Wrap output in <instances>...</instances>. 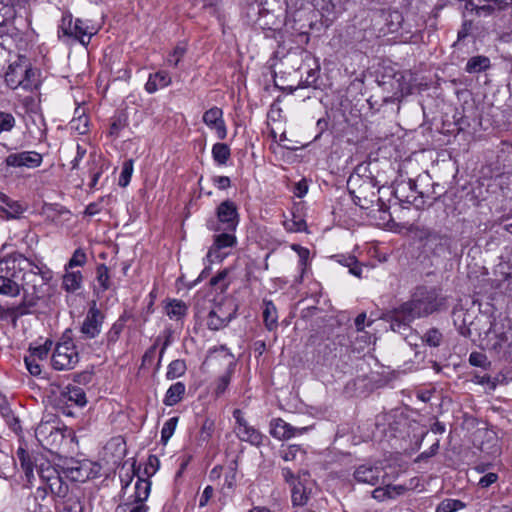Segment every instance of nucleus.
I'll return each mask as SVG.
<instances>
[{
	"label": "nucleus",
	"instance_id": "nucleus-1",
	"mask_svg": "<svg viewBox=\"0 0 512 512\" xmlns=\"http://www.w3.org/2000/svg\"><path fill=\"white\" fill-rule=\"evenodd\" d=\"M445 308L446 299L435 288L418 287L409 301L391 313L390 328L394 332L404 334L413 320L426 317Z\"/></svg>",
	"mask_w": 512,
	"mask_h": 512
},
{
	"label": "nucleus",
	"instance_id": "nucleus-2",
	"mask_svg": "<svg viewBox=\"0 0 512 512\" xmlns=\"http://www.w3.org/2000/svg\"><path fill=\"white\" fill-rule=\"evenodd\" d=\"M39 268L27 258L5 259L0 261V294L16 297L27 283V277L36 276Z\"/></svg>",
	"mask_w": 512,
	"mask_h": 512
},
{
	"label": "nucleus",
	"instance_id": "nucleus-3",
	"mask_svg": "<svg viewBox=\"0 0 512 512\" xmlns=\"http://www.w3.org/2000/svg\"><path fill=\"white\" fill-rule=\"evenodd\" d=\"M79 362V353L72 338V331L67 329L55 344L51 355V365L55 370H72Z\"/></svg>",
	"mask_w": 512,
	"mask_h": 512
},
{
	"label": "nucleus",
	"instance_id": "nucleus-4",
	"mask_svg": "<svg viewBox=\"0 0 512 512\" xmlns=\"http://www.w3.org/2000/svg\"><path fill=\"white\" fill-rule=\"evenodd\" d=\"M282 476L291 486V498L294 506H304L308 503L315 489V482L308 471H301L297 476L289 467L282 468Z\"/></svg>",
	"mask_w": 512,
	"mask_h": 512
},
{
	"label": "nucleus",
	"instance_id": "nucleus-5",
	"mask_svg": "<svg viewBox=\"0 0 512 512\" xmlns=\"http://www.w3.org/2000/svg\"><path fill=\"white\" fill-rule=\"evenodd\" d=\"M5 81L12 89L21 87L27 91L37 88L39 84L37 71L30 67L24 57H19L18 61L9 65L5 73Z\"/></svg>",
	"mask_w": 512,
	"mask_h": 512
},
{
	"label": "nucleus",
	"instance_id": "nucleus-6",
	"mask_svg": "<svg viewBox=\"0 0 512 512\" xmlns=\"http://www.w3.org/2000/svg\"><path fill=\"white\" fill-rule=\"evenodd\" d=\"M376 181L371 177L351 175L348 179L349 192L355 204L362 209H369L375 201H379L376 193Z\"/></svg>",
	"mask_w": 512,
	"mask_h": 512
},
{
	"label": "nucleus",
	"instance_id": "nucleus-7",
	"mask_svg": "<svg viewBox=\"0 0 512 512\" xmlns=\"http://www.w3.org/2000/svg\"><path fill=\"white\" fill-rule=\"evenodd\" d=\"M217 221H210L208 227L214 231L234 232L239 223V215L236 204L231 200H225L217 207Z\"/></svg>",
	"mask_w": 512,
	"mask_h": 512
},
{
	"label": "nucleus",
	"instance_id": "nucleus-8",
	"mask_svg": "<svg viewBox=\"0 0 512 512\" xmlns=\"http://www.w3.org/2000/svg\"><path fill=\"white\" fill-rule=\"evenodd\" d=\"M151 491V481L138 476L135 484V492L133 499L126 500L119 504L116 512H148L149 507L146 505Z\"/></svg>",
	"mask_w": 512,
	"mask_h": 512
},
{
	"label": "nucleus",
	"instance_id": "nucleus-9",
	"mask_svg": "<svg viewBox=\"0 0 512 512\" xmlns=\"http://www.w3.org/2000/svg\"><path fill=\"white\" fill-rule=\"evenodd\" d=\"M38 474L44 482V486L54 496V501L68 498L69 486L59 475L58 471L49 464L41 465Z\"/></svg>",
	"mask_w": 512,
	"mask_h": 512
},
{
	"label": "nucleus",
	"instance_id": "nucleus-10",
	"mask_svg": "<svg viewBox=\"0 0 512 512\" xmlns=\"http://www.w3.org/2000/svg\"><path fill=\"white\" fill-rule=\"evenodd\" d=\"M237 307L231 300L215 303L208 313L207 326L210 330H220L234 318Z\"/></svg>",
	"mask_w": 512,
	"mask_h": 512
},
{
	"label": "nucleus",
	"instance_id": "nucleus-11",
	"mask_svg": "<svg viewBox=\"0 0 512 512\" xmlns=\"http://www.w3.org/2000/svg\"><path fill=\"white\" fill-rule=\"evenodd\" d=\"M104 319V314L97 307L96 302L92 301L80 327L83 337L86 339L96 338L101 333Z\"/></svg>",
	"mask_w": 512,
	"mask_h": 512
},
{
	"label": "nucleus",
	"instance_id": "nucleus-12",
	"mask_svg": "<svg viewBox=\"0 0 512 512\" xmlns=\"http://www.w3.org/2000/svg\"><path fill=\"white\" fill-rule=\"evenodd\" d=\"M393 193L402 203L412 204L418 208L424 204L422 192L417 191L416 182L412 179L398 182Z\"/></svg>",
	"mask_w": 512,
	"mask_h": 512
},
{
	"label": "nucleus",
	"instance_id": "nucleus-13",
	"mask_svg": "<svg viewBox=\"0 0 512 512\" xmlns=\"http://www.w3.org/2000/svg\"><path fill=\"white\" fill-rule=\"evenodd\" d=\"M233 417L237 424L235 433L241 441L249 442L252 445H260L262 443L263 435L256 428L248 424L240 409L234 410Z\"/></svg>",
	"mask_w": 512,
	"mask_h": 512
},
{
	"label": "nucleus",
	"instance_id": "nucleus-14",
	"mask_svg": "<svg viewBox=\"0 0 512 512\" xmlns=\"http://www.w3.org/2000/svg\"><path fill=\"white\" fill-rule=\"evenodd\" d=\"M60 29L66 36H72L79 39L82 43H85L84 37L88 36V39L94 34L92 30L81 19L73 21L71 15H65L62 17Z\"/></svg>",
	"mask_w": 512,
	"mask_h": 512
},
{
	"label": "nucleus",
	"instance_id": "nucleus-15",
	"mask_svg": "<svg viewBox=\"0 0 512 512\" xmlns=\"http://www.w3.org/2000/svg\"><path fill=\"white\" fill-rule=\"evenodd\" d=\"M35 436L43 447L53 448L62 440V432L50 422H41L35 429Z\"/></svg>",
	"mask_w": 512,
	"mask_h": 512
},
{
	"label": "nucleus",
	"instance_id": "nucleus-16",
	"mask_svg": "<svg viewBox=\"0 0 512 512\" xmlns=\"http://www.w3.org/2000/svg\"><path fill=\"white\" fill-rule=\"evenodd\" d=\"M5 163L10 167L36 168L42 163V155L36 151L12 153L6 157Z\"/></svg>",
	"mask_w": 512,
	"mask_h": 512
},
{
	"label": "nucleus",
	"instance_id": "nucleus-17",
	"mask_svg": "<svg viewBox=\"0 0 512 512\" xmlns=\"http://www.w3.org/2000/svg\"><path fill=\"white\" fill-rule=\"evenodd\" d=\"M308 430L307 427H293L281 418L273 419L270 422V434L278 440H287L296 435L304 434Z\"/></svg>",
	"mask_w": 512,
	"mask_h": 512
},
{
	"label": "nucleus",
	"instance_id": "nucleus-18",
	"mask_svg": "<svg viewBox=\"0 0 512 512\" xmlns=\"http://www.w3.org/2000/svg\"><path fill=\"white\" fill-rule=\"evenodd\" d=\"M383 474L381 467L377 465L363 464L354 471V478L357 482L375 486Z\"/></svg>",
	"mask_w": 512,
	"mask_h": 512
},
{
	"label": "nucleus",
	"instance_id": "nucleus-19",
	"mask_svg": "<svg viewBox=\"0 0 512 512\" xmlns=\"http://www.w3.org/2000/svg\"><path fill=\"white\" fill-rule=\"evenodd\" d=\"M203 122L215 129L219 139H224L227 135L225 122L223 120V111L218 107H212L203 114Z\"/></svg>",
	"mask_w": 512,
	"mask_h": 512
},
{
	"label": "nucleus",
	"instance_id": "nucleus-20",
	"mask_svg": "<svg viewBox=\"0 0 512 512\" xmlns=\"http://www.w3.org/2000/svg\"><path fill=\"white\" fill-rule=\"evenodd\" d=\"M236 243L237 239L233 232L224 231L220 234H217L214 237L212 247L209 249L207 253V257L212 258L214 254H216L218 251L225 248L234 247Z\"/></svg>",
	"mask_w": 512,
	"mask_h": 512
},
{
	"label": "nucleus",
	"instance_id": "nucleus-21",
	"mask_svg": "<svg viewBox=\"0 0 512 512\" xmlns=\"http://www.w3.org/2000/svg\"><path fill=\"white\" fill-rule=\"evenodd\" d=\"M491 348L506 359H512V333L495 334Z\"/></svg>",
	"mask_w": 512,
	"mask_h": 512
},
{
	"label": "nucleus",
	"instance_id": "nucleus-22",
	"mask_svg": "<svg viewBox=\"0 0 512 512\" xmlns=\"http://www.w3.org/2000/svg\"><path fill=\"white\" fill-rule=\"evenodd\" d=\"M172 79L170 75L165 71H158L154 74H150L148 81L145 84V90L152 94L159 88L167 87L171 84Z\"/></svg>",
	"mask_w": 512,
	"mask_h": 512
},
{
	"label": "nucleus",
	"instance_id": "nucleus-23",
	"mask_svg": "<svg viewBox=\"0 0 512 512\" xmlns=\"http://www.w3.org/2000/svg\"><path fill=\"white\" fill-rule=\"evenodd\" d=\"M83 276L80 271L67 270L62 277V288L68 292L73 293L82 287Z\"/></svg>",
	"mask_w": 512,
	"mask_h": 512
},
{
	"label": "nucleus",
	"instance_id": "nucleus-24",
	"mask_svg": "<svg viewBox=\"0 0 512 512\" xmlns=\"http://www.w3.org/2000/svg\"><path fill=\"white\" fill-rule=\"evenodd\" d=\"M61 399L64 402H72L80 407L85 406L87 403L84 390L77 386H67L61 392Z\"/></svg>",
	"mask_w": 512,
	"mask_h": 512
},
{
	"label": "nucleus",
	"instance_id": "nucleus-25",
	"mask_svg": "<svg viewBox=\"0 0 512 512\" xmlns=\"http://www.w3.org/2000/svg\"><path fill=\"white\" fill-rule=\"evenodd\" d=\"M185 390L186 387L182 382H176L175 384L171 385L168 388L166 395L164 397V404L166 406L176 405L182 400Z\"/></svg>",
	"mask_w": 512,
	"mask_h": 512
},
{
	"label": "nucleus",
	"instance_id": "nucleus-26",
	"mask_svg": "<svg viewBox=\"0 0 512 512\" xmlns=\"http://www.w3.org/2000/svg\"><path fill=\"white\" fill-rule=\"evenodd\" d=\"M187 305L178 299L170 300L165 306L167 316L172 320H180L187 314Z\"/></svg>",
	"mask_w": 512,
	"mask_h": 512
},
{
	"label": "nucleus",
	"instance_id": "nucleus-27",
	"mask_svg": "<svg viewBox=\"0 0 512 512\" xmlns=\"http://www.w3.org/2000/svg\"><path fill=\"white\" fill-rule=\"evenodd\" d=\"M88 165H89L88 172L91 176V181H90L89 186H90V188H95L98 183L99 178L101 177V175L103 173V165H102L101 158L99 156H97L96 154H90Z\"/></svg>",
	"mask_w": 512,
	"mask_h": 512
},
{
	"label": "nucleus",
	"instance_id": "nucleus-28",
	"mask_svg": "<svg viewBox=\"0 0 512 512\" xmlns=\"http://www.w3.org/2000/svg\"><path fill=\"white\" fill-rule=\"evenodd\" d=\"M490 65V59L487 56L477 55L467 61L465 70L470 74L480 73L486 71Z\"/></svg>",
	"mask_w": 512,
	"mask_h": 512
},
{
	"label": "nucleus",
	"instance_id": "nucleus-29",
	"mask_svg": "<svg viewBox=\"0 0 512 512\" xmlns=\"http://www.w3.org/2000/svg\"><path fill=\"white\" fill-rule=\"evenodd\" d=\"M232 358V355H229L228 368L226 372L223 375H221L216 382L214 390L216 397H220L221 395H223L230 384L231 375L234 369V363L232 361Z\"/></svg>",
	"mask_w": 512,
	"mask_h": 512
},
{
	"label": "nucleus",
	"instance_id": "nucleus-30",
	"mask_svg": "<svg viewBox=\"0 0 512 512\" xmlns=\"http://www.w3.org/2000/svg\"><path fill=\"white\" fill-rule=\"evenodd\" d=\"M281 458L286 462L299 461L302 463L305 459L306 452L299 445H289L280 451Z\"/></svg>",
	"mask_w": 512,
	"mask_h": 512
},
{
	"label": "nucleus",
	"instance_id": "nucleus-31",
	"mask_svg": "<svg viewBox=\"0 0 512 512\" xmlns=\"http://www.w3.org/2000/svg\"><path fill=\"white\" fill-rule=\"evenodd\" d=\"M55 509L58 512H82V505L75 496H70L65 500H56Z\"/></svg>",
	"mask_w": 512,
	"mask_h": 512
},
{
	"label": "nucleus",
	"instance_id": "nucleus-32",
	"mask_svg": "<svg viewBox=\"0 0 512 512\" xmlns=\"http://www.w3.org/2000/svg\"><path fill=\"white\" fill-rule=\"evenodd\" d=\"M47 501V488L38 487L35 492L27 498V509L31 512V509L35 507H48L45 502Z\"/></svg>",
	"mask_w": 512,
	"mask_h": 512
},
{
	"label": "nucleus",
	"instance_id": "nucleus-33",
	"mask_svg": "<svg viewBox=\"0 0 512 512\" xmlns=\"http://www.w3.org/2000/svg\"><path fill=\"white\" fill-rule=\"evenodd\" d=\"M0 202L3 204L1 210L7 214V217L15 218L23 212V208L18 202L10 200L2 193H0Z\"/></svg>",
	"mask_w": 512,
	"mask_h": 512
},
{
	"label": "nucleus",
	"instance_id": "nucleus-34",
	"mask_svg": "<svg viewBox=\"0 0 512 512\" xmlns=\"http://www.w3.org/2000/svg\"><path fill=\"white\" fill-rule=\"evenodd\" d=\"M403 15L399 11L389 12L386 17V30L383 31V34L395 33L399 30L403 23Z\"/></svg>",
	"mask_w": 512,
	"mask_h": 512
},
{
	"label": "nucleus",
	"instance_id": "nucleus-35",
	"mask_svg": "<svg viewBox=\"0 0 512 512\" xmlns=\"http://www.w3.org/2000/svg\"><path fill=\"white\" fill-rule=\"evenodd\" d=\"M263 318L265 326L269 331H272L277 326V312L276 307L271 301L265 302L263 311Z\"/></svg>",
	"mask_w": 512,
	"mask_h": 512
},
{
	"label": "nucleus",
	"instance_id": "nucleus-36",
	"mask_svg": "<svg viewBox=\"0 0 512 512\" xmlns=\"http://www.w3.org/2000/svg\"><path fill=\"white\" fill-rule=\"evenodd\" d=\"M212 156L219 165H224L230 157V148L225 143H216L212 148Z\"/></svg>",
	"mask_w": 512,
	"mask_h": 512
},
{
	"label": "nucleus",
	"instance_id": "nucleus-37",
	"mask_svg": "<svg viewBox=\"0 0 512 512\" xmlns=\"http://www.w3.org/2000/svg\"><path fill=\"white\" fill-rule=\"evenodd\" d=\"M15 11L10 0H0V27L7 25L13 20Z\"/></svg>",
	"mask_w": 512,
	"mask_h": 512
},
{
	"label": "nucleus",
	"instance_id": "nucleus-38",
	"mask_svg": "<svg viewBox=\"0 0 512 512\" xmlns=\"http://www.w3.org/2000/svg\"><path fill=\"white\" fill-rule=\"evenodd\" d=\"M186 371V364L183 360L177 359L172 361L168 365V369L166 372V377L169 380L176 379L182 376Z\"/></svg>",
	"mask_w": 512,
	"mask_h": 512
},
{
	"label": "nucleus",
	"instance_id": "nucleus-39",
	"mask_svg": "<svg viewBox=\"0 0 512 512\" xmlns=\"http://www.w3.org/2000/svg\"><path fill=\"white\" fill-rule=\"evenodd\" d=\"M465 507V504L457 499H445L441 501L435 512H456Z\"/></svg>",
	"mask_w": 512,
	"mask_h": 512
},
{
	"label": "nucleus",
	"instance_id": "nucleus-40",
	"mask_svg": "<svg viewBox=\"0 0 512 512\" xmlns=\"http://www.w3.org/2000/svg\"><path fill=\"white\" fill-rule=\"evenodd\" d=\"M87 262V256L85 251L82 248H78L74 251L72 257L69 259L68 263L65 265L67 270H73L75 267H82Z\"/></svg>",
	"mask_w": 512,
	"mask_h": 512
},
{
	"label": "nucleus",
	"instance_id": "nucleus-41",
	"mask_svg": "<svg viewBox=\"0 0 512 512\" xmlns=\"http://www.w3.org/2000/svg\"><path fill=\"white\" fill-rule=\"evenodd\" d=\"M338 262L343 266L348 267L349 272L352 275L356 277H361L362 269L354 256H339Z\"/></svg>",
	"mask_w": 512,
	"mask_h": 512
},
{
	"label": "nucleus",
	"instance_id": "nucleus-42",
	"mask_svg": "<svg viewBox=\"0 0 512 512\" xmlns=\"http://www.w3.org/2000/svg\"><path fill=\"white\" fill-rule=\"evenodd\" d=\"M88 117L85 111H81V116H75L70 122V128L79 134H85L88 131Z\"/></svg>",
	"mask_w": 512,
	"mask_h": 512
},
{
	"label": "nucleus",
	"instance_id": "nucleus-43",
	"mask_svg": "<svg viewBox=\"0 0 512 512\" xmlns=\"http://www.w3.org/2000/svg\"><path fill=\"white\" fill-rule=\"evenodd\" d=\"M124 329V321L122 319L117 320L106 333L107 344H115L120 337Z\"/></svg>",
	"mask_w": 512,
	"mask_h": 512
},
{
	"label": "nucleus",
	"instance_id": "nucleus-44",
	"mask_svg": "<svg viewBox=\"0 0 512 512\" xmlns=\"http://www.w3.org/2000/svg\"><path fill=\"white\" fill-rule=\"evenodd\" d=\"M178 420V417H172L164 423L161 430V440L164 444H166L174 434Z\"/></svg>",
	"mask_w": 512,
	"mask_h": 512
},
{
	"label": "nucleus",
	"instance_id": "nucleus-45",
	"mask_svg": "<svg viewBox=\"0 0 512 512\" xmlns=\"http://www.w3.org/2000/svg\"><path fill=\"white\" fill-rule=\"evenodd\" d=\"M52 347L53 342L51 340H46L43 345L34 348L30 347L29 355H33L38 360L46 359Z\"/></svg>",
	"mask_w": 512,
	"mask_h": 512
},
{
	"label": "nucleus",
	"instance_id": "nucleus-46",
	"mask_svg": "<svg viewBox=\"0 0 512 512\" xmlns=\"http://www.w3.org/2000/svg\"><path fill=\"white\" fill-rule=\"evenodd\" d=\"M97 282L101 287L102 291H106L110 288V276L108 267L105 264H100L97 267Z\"/></svg>",
	"mask_w": 512,
	"mask_h": 512
},
{
	"label": "nucleus",
	"instance_id": "nucleus-47",
	"mask_svg": "<svg viewBox=\"0 0 512 512\" xmlns=\"http://www.w3.org/2000/svg\"><path fill=\"white\" fill-rule=\"evenodd\" d=\"M132 173H133V161L130 159V160L125 161L122 166V171H121V174L119 177V185L121 187H126L129 184L131 177H132Z\"/></svg>",
	"mask_w": 512,
	"mask_h": 512
},
{
	"label": "nucleus",
	"instance_id": "nucleus-48",
	"mask_svg": "<svg viewBox=\"0 0 512 512\" xmlns=\"http://www.w3.org/2000/svg\"><path fill=\"white\" fill-rule=\"evenodd\" d=\"M423 341L431 347H438L442 342V334L438 329L431 328L425 333Z\"/></svg>",
	"mask_w": 512,
	"mask_h": 512
},
{
	"label": "nucleus",
	"instance_id": "nucleus-49",
	"mask_svg": "<svg viewBox=\"0 0 512 512\" xmlns=\"http://www.w3.org/2000/svg\"><path fill=\"white\" fill-rule=\"evenodd\" d=\"M15 123V118L11 113L0 111V134L11 131Z\"/></svg>",
	"mask_w": 512,
	"mask_h": 512
},
{
	"label": "nucleus",
	"instance_id": "nucleus-50",
	"mask_svg": "<svg viewBox=\"0 0 512 512\" xmlns=\"http://www.w3.org/2000/svg\"><path fill=\"white\" fill-rule=\"evenodd\" d=\"M38 359L34 357L33 355H27L24 358L25 366L29 373L33 376H38L41 374V366L39 364Z\"/></svg>",
	"mask_w": 512,
	"mask_h": 512
},
{
	"label": "nucleus",
	"instance_id": "nucleus-51",
	"mask_svg": "<svg viewBox=\"0 0 512 512\" xmlns=\"http://www.w3.org/2000/svg\"><path fill=\"white\" fill-rule=\"evenodd\" d=\"M185 53L186 47L184 45H177L167 57L168 64L177 66Z\"/></svg>",
	"mask_w": 512,
	"mask_h": 512
},
{
	"label": "nucleus",
	"instance_id": "nucleus-52",
	"mask_svg": "<svg viewBox=\"0 0 512 512\" xmlns=\"http://www.w3.org/2000/svg\"><path fill=\"white\" fill-rule=\"evenodd\" d=\"M214 431V422L210 419H206L200 429L199 438L202 442H207Z\"/></svg>",
	"mask_w": 512,
	"mask_h": 512
},
{
	"label": "nucleus",
	"instance_id": "nucleus-53",
	"mask_svg": "<svg viewBox=\"0 0 512 512\" xmlns=\"http://www.w3.org/2000/svg\"><path fill=\"white\" fill-rule=\"evenodd\" d=\"M158 468H159L158 458L155 455H150L148 457L147 463L145 464V467H144V475L147 476L146 479L149 480L148 478L153 476L157 472Z\"/></svg>",
	"mask_w": 512,
	"mask_h": 512
},
{
	"label": "nucleus",
	"instance_id": "nucleus-54",
	"mask_svg": "<svg viewBox=\"0 0 512 512\" xmlns=\"http://www.w3.org/2000/svg\"><path fill=\"white\" fill-rule=\"evenodd\" d=\"M18 455L21 461V467L25 472L27 478L33 476V465L30 459L25 455V451L20 449Z\"/></svg>",
	"mask_w": 512,
	"mask_h": 512
},
{
	"label": "nucleus",
	"instance_id": "nucleus-55",
	"mask_svg": "<svg viewBox=\"0 0 512 512\" xmlns=\"http://www.w3.org/2000/svg\"><path fill=\"white\" fill-rule=\"evenodd\" d=\"M469 363L472 366L484 367L487 364V357L481 352H472L469 356Z\"/></svg>",
	"mask_w": 512,
	"mask_h": 512
},
{
	"label": "nucleus",
	"instance_id": "nucleus-56",
	"mask_svg": "<svg viewBox=\"0 0 512 512\" xmlns=\"http://www.w3.org/2000/svg\"><path fill=\"white\" fill-rule=\"evenodd\" d=\"M317 80V70L316 69H310L308 71L307 77L304 81H301L299 84L300 88H307L311 87L316 83Z\"/></svg>",
	"mask_w": 512,
	"mask_h": 512
},
{
	"label": "nucleus",
	"instance_id": "nucleus-57",
	"mask_svg": "<svg viewBox=\"0 0 512 512\" xmlns=\"http://www.w3.org/2000/svg\"><path fill=\"white\" fill-rule=\"evenodd\" d=\"M372 496L374 499H376L378 501H384L386 499H391L390 494H389V489L387 488V486L377 487L376 489L373 490Z\"/></svg>",
	"mask_w": 512,
	"mask_h": 512
},
{
	"label": "nucleus",
	"instance_id": "nucleus-58",
	"mask_svg": "<svg viewBox=\"0 0 512 512\" xmlns=\"http://www.w3.org/2000/svg\"><path fill=\"white\" fill-rule=\"evenodd\" d=\"M498 479V475L496 473H487L482 476L478 482L479 486L482 488H487L490 485L494 484Z\"/></svg>",
	"mask_w": 512,
	"mask_h": 512
},
{
	"label": "nucleus",
	"instance_id": "nucleus-59",
	"mask_svg": "<svg viewBox=\"0 0 512 512\" xmlns=\"http://www.w3.org/2000/svg\"><path fill=\"white\" fill-rule=\"evenodd\" d=\"M212 181L220 190H226L231 186V180L227 176H215Z\"/></svg>",
	"mask_w": 512,
	"mask_h": 512
},
{
	"label": "nucleus",
	"instance_id": "nucleus-60",
	"mask_svg": "<svg viewBox=\"0 0 512 512\" xmlns=\"http://www.w3.org/2000/svg\"><path fill=\"white\" fill-rule=\"evenodd\" d=\"M474 379L479 384H482V385L487 384L491 390H494L497 386L496 379H493L488 375H483V376L475 375Z\"/></svg>",
	"mask_w": 512,
	"mask_h": 512
},
{
	"label": "nucleus",
	"instance_id": "nucleus-61",
	"mask_svg": "<svg viewBox=\"0 0 512 512\" xmlns=\"http://www.w3.org/2000/svg\"><path fill=\"white\" fill-rule=\"evenodd\" d=\"M236 483V469L231 467L229 472L225 475L224 487L233 489Z\"/></svg>",
	"mask_w": 512,
	"mask_h": 512
},
{
	"label": "nucleus",
	"instance_id": "nucleus-62",
	"mask_svg": "<svg viewBox=\"0 0 512 512\" xmlns=\"http://www.w3.org/2000/svg\"><path fill=\"white\" fill-rule=\"evenodd\" d=\"M439 449V442L437 441L436 443H434L428 451H424L422 452L416 459V461H420V460H424V459H428L432 456H434L437 451Z\"/></svg>",
	"mask_w": 512,
	"mask_h": 512
},
{
	"label": "nucleus",
	"instance_id": "nucleus-63",
	"mask_svg": "<svg viewBox=\"0 0 512 512\" xmlns=\"http://www.w3.org/2000/svg\"><path fill=\"white\" fill-rule=\"evenodd\" d=\"M213 492H214V490H213L212 486L205 487V489L200 497V501H199L200 507H203L208 503V501L213 496Z\"/></svg>",
	"mask_w": 512,
	"mask_h": 512
},
{
	"label": "nucleus",
	"instance_id": "nucleus-64",
	"mask_svg": "<svg viewBox=\"0 0 512 512\" xmlns=\"http://www.w3.org/2000/svg\"><path fill=\"white\" fill-rule=\"evenodd\" d=\"M387 488L389 489V494L391 498H395L396 496L402 495L406 488L401 485H387Z\"/></svg>",
	"mask_w": 512,
	"mask_h": 512
}]
</instances>
